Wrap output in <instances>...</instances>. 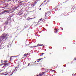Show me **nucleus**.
Returning <instances> with one entry per match:
<instances>
[{"label": "nucleus", "instance_id": "obj_1", "mask_svg": "<svg viewBox=\"0 0 76 76\" xmlns=\"http://www.w3.org/2000/svg\"><path fill=\"white\" fill-rule=\"evenodd\" d=\"M50 13V12H48L46 13L45 15V18H48V17L49 16V13Z\"/></svg>", "mask_w": 76, "mask_h": 76}, {"label": "nucleus", "instance_id": "obj_2", "mask_svg": "<svg viewBox=\"0 0 76 76\" xmlns=\"http://www.w3.org/2000/svg\"><path fill=\"white\" fill-rule=\"evenodd\" d=\"M6 62H7V61H6V62H5L4 64V65H5L4 66H3V67H6V66H7L9 65V63H6Z\"/></svg>", "mask_w": 76, "mask_h": 76}, {"label": "nucleus", "instance_id": "obj_3", "mask_svg": "<svg viewBox=\"0 0 76 76\" xmlns=\"http://www.w3.org/2000/svg\"><path fill=\"white\" fill-rule=\"evenodd\" d=\"M43 45H44L43 44L42 45H39V44H38L37 45V46H34V47H38V46H39H39H42Z\"/></svg>", "mask_w": 76, "mask_h": 76}, {"label": "nucleus", "instance_id": "obj_4", "mask_svg": "<svg viewBox=\"0 0 76 76\" xmlns=\"http://www.w3.org/2000/svg\"><path fill=\"white\" fill-rule=\"evenodd\" d=\"M13 56H11L10 57V60L11 61H12V60H13V58H12Z\"/></svg>", "mask_w": 76, "mask_h": 76}, {"label": "nucleus", "instance_id": "obj_5", "mask_svg": "<svg viewBox=\"0 0 76 76\" xmlns=\"http://www.w3.org/2000/svg\"><path fill=\"white\" fill-rule=\"evenodd\" d=\"M55 33H57V31H58V30L56 28H55Z\"/></svg>", "mask_w": 76, "mask_h": 76}, {"label": "nucleus", "instance_id": "obj_6", "mask_svg": "<svg viewBox=\"0 0 76 76\" xmlns=\"http://www.w3.org/2000/svg\"><path fill=\"white\" fill-rule=\"evenodd\" d=\"M9 12V11L8 10H5L4 11L3 13H5V12Z\"/></svg>", "mask_w": 76, "mask_h": 76}, {"label": "nucleus", "instance_id": "obj_7", "mask_svg": "<svg viewBox=\"0 0 76 76\" xmlns=\"http://www.w3.org/2000/svg\"><path fill=\"white\" fill-rule=\"evenodd\" d=\"M36 3H37V2H36L34 4H33V7L34 6H35V4H36Z\"/></svg>", "mask_w": 76, "mask_h": 76}, {"label": "nucleus", "instance_id": "obj_8", "mask_svg": "<svg viewBox=\"0 0 76 76\" xmlns=\"http://www.w3.org/2000/svg\"><path fill=\"white\" fill-rule=\"evenodd\" d=\"M43 54H45L44 53H42V54L40 55V56H43Z\"/></svg>", "mask_w": 76, "mask_h": 76}, {"label": "nucleus", "instance_id": "obj_9", "mask_svg": "<svg viewBox=\"0 0 76 76\" xmlns=\"http://www.w3.org/2000/svg\"><path fill=\"white\" fill-rule=\"evenodd\" d=\"M27 55V54L26 53L24 54V55H25V56H24V57H26V56H27V55Z\"/></svg>", "mask_w": 76, "mask_h": 76}, {"label": "nucleus", "instance_id": "obj_10", "mask_svg": "<svg viewBox=\"0 0 76 76\" xmlns=\"http://www.w3.org/2000/svg\"><path fill=\"white\" fill-rule=\"evenodd\" d=\"M41 60H42V58H41L40 59H38V60H39V61H40Z\"/></svg>", "mask_w": 76, "mask_h": 76}, {"label": "nucleus", "instance_id": "obj_11", "mask_svg": "<svg viewBox=\"0 0 76 76\" xmlns=\"http://www.w3.org/2000/svg\"><path fill=\"white\" fill-rule=\"evenodd\" d=\"M31 6H32V7H33V4H31Z\"/></svg>", "mask_w": 76, "mask_h": 76}, {"label": "nucleus", "instance_id": "obj_12", "mask_svg": "<svg viewBox=\"0 0 76 76\" xmlns=\"http://www.w3.org/2000/svg\"><path fill=\"white\" fill-rule=\"evenodd\" d=\"M74 60H76V57L74 58Z\"/></svg>", "mask_w": 76, "mask_h": 76}, {"label": "nucleus", "instance_id": "obj_13", "mask_svg": "<svg viewBox=\"0 0 76 76\" xmlns=\"http://www.w3.org/2000/svg\"><path fill=\"white\" fill-rule=\"evenodd\" d=\"M73 63V61H72L71 62V64H72V63Z\"/></svg>", "mask_w": 76, "mask_h": 76}, {"label": "nucleus", "instance_id": "obj_14", "mask_svg": "<svg viewBox=\"0 0 76 76\" xmlns=\"http://www.w3.org/2000/svg\"><path fill=\"white\" fill-rule=\"evenodd\" d=\"M30 65V63H28V66H29Z\"/></svg>", "mask_w": 76, "mask_h": 76}, {"label": "nucleus", "instance_id": "obj_15", "mask_svg": "<svg viewBox=\"0 0 76 76\" xmlns=\"http://www.w3.org/2000/svg\"><path fill=\"white\" fill-rule=\"evenodd\" d=\"M9 1H10V0H8L7 1V2H9Z\"/></svg>", "mask_w": 76, "mask_h": 76}, {"label": "nucleus", "instance_id": "obj_16", "mask_svg": "<svg viewBox=\"0 0 76 76\" xmlns=\"http://www.w3.org/2000/svg\"><path fill=\"white\" fill-rule=\"evenodd\" d=\"M61 28L62 30H63V28Z\"/></svg>", "mask_w": 76, "mask_h": 76}, {"label": "nucleus", "instance_id": "obj_17", "mask_svg": "<svg viewBox=\"0 0 76 76\" xmlns=\"http://www.w3.org/2000/svg\"><path fill=\"white\" fill-rule=\"evenodd\" d=\"M42 4H42L40 6V7H41V6L42 5Z\"/></svg>", "mask_w": 76, "mask_h": 76}, {"label": "nucleus", "instance_id": "obj_18", "mask_svg": "<svg viewBox=\"0 0 76 76\" xmlns=\"http://www.w3.org/2000/svg\"><path fill=\"white\" fill-rule=\"evenodd\" d=\"M28 54H29V53H27L26 56H28Z\"/></svg>", "mask_w": 76, "mask_h": 76}, {"label": "nucleus", "instance_id": "obj_19", "mask_svg": "<svg viewBox=\"0 0 76 76\" xmlns=\"http://www.w3.org/2000/svg\"><path fill=\"white\" fill-rule=\"evenodd\" d=\"M4 38H6V36H4Z\"/></svg>", "mask_w": 76, "mask_h": 76}, {"label": "nucleus", "instance_id": "obj_20", "mask_svg": "<svg viewBox=\"0 0 76 76\" xmlns=\"http://www.w3.org/2000/svg\"><path fill=\"white\" fill-rule=\"evenodd\" d=\"M37 62H39V61H37Z\"/></svg>", "mask_w": 76, "mask_h": 76}, {"label": "nucleus", "instance_id": "obj_21", "mask_svg": "<svg viewBox=\"0 0 76 76\" xmlns=\"http://www.w3.org/2000/svg\"><path fill=\"white\" fill-rule=\"evenodd\" d=\"M15 9H17V8H16V7H15Z\"/></svg>", "mask_w": 76, "mask_h": 76}, {"label": "nucleus", "instance_id": "obj_22", "mask_svg": "<svg viewBox=\"0 0 76 76\" xmlns=\"http://www.w3.org/2000/svg\"><path fill=\"white\" fill-rule=\"evenodd\" d=\"M8 5H9V4H7V6H8Z\"/></svg>", "mask_w": 76, "mask_h": 76}, {"label": "nucleus", "instance_id": "obj_23", "mask_svg": "<svg viewBox=\"0 0 76 76\" xmlns=\"http://www.w3.org/2000/svg\"><path fill=\"white\" fill-rule=\"evenodd\" d=\"M13 72H12V74H11V75H12V74H13Z\"/></svg>", "mask_w": 76, "mask_h": 76}, {"label": "nucleus", "instance_id": "obj_24", "mask_svg": "<svg viewBox=\"0 0 76 76\" xmlns=\"http://www.w3.org/2000/svg\"><path fill=\"white\" fill-rule=\"evenodd\" d=\"M42 20V19H40V20Z\"/></svg>", "mask_w": 76, "mask_h": 76}, {"label": "nucleus", "instance_id": "obj_25", "mask_svg": "<svg viewBox=\"0 0 76 76\" xmlns=\"http://www.w3.org/2000/svg\"><path fill=\"white\" fill-rule=\"evenodd\" d=\"M15 67V68H18V67H17V66H16Z\"/></svg>", "mask_w": 76, "mask_h": 76}, {"label": "nucleus", "instance_id": "obj_26", "mask_svg": "<svg viewBox=\"0 0 76 76\" xmlns=\"http://www.w3.org/2000/svg\"><path fill=\"white\" fill-rule=\"evenodd\" d=\"M5 76H6V75H7V74H6L5 75Z\"/></svg>", "mask_w": 76, "mask_h": 76}, {"label": "nucleus", "instance_id": "obj_27", "mask_svg": "<svg viewBox=\"0 0 76 76\" xmlns=\"http://www.w3.org/2000/svg\"><path fill=\"white\" fill-rule=\"evenodd\" d=\"M35 18H32V19H34Z\"/></svg>", "mask_w": 76, "mask_h": 76}, {"label": "nucleus", "instance_id": "obj_28", "mask_svg": "<svg viewBox=\"0 0 76 76\" xmlns=\"http://www.w3.org/2000/svg\"><path fill=\"white\" fill-rule=\"evenodd\" d=\"M36 61H35V62H34L35 63H36Z\"/></svg>", "mask_w": 76, "mask_h": 76}, {"label": "nucleus", "instance_id": "obj_29", "mask_svg": "<svg viewBox=\"0 0 76 76\" xmlns=\"http://www.w3.org/2000/svg\"><path fill=\"white\" fill-rule=\"evenodd\" d=\"M45 1H44V3H45Z\"/></svg>", "mask_w": 76, "mask_h": 76}, {"label": "nucleus", "instance_id": "obj_30", "mask_svg": "<svg viewBox=\"0 0 76 76\" xmlns=\"http://www.w3.org/2000/svg\"><path fill=\"white\" fill-rule=\"evenodd\" d=\"M41 8H40L39 10H41Z\"/></svg>", "mask_w": 76, "mask_h": 76}, {"label": "nucleus", "instance_id": "obj_31", "mask_svg": "<svg viewBox=\"0 0 76 76\" xmlns=\"http://www.w3.org/2000/svg\"><path fill=\"white\" fill-rule=\"evenodd\" d=\"M10 4H11V3H10Z\"/></svg>", "mask_w": 76, "mask_h": 76}, {"label": "nucleus", "instance_id": "obj_32", "mask_svg": "<svg viewBox=\"0 0 76 76\" xmlns=\"http://www.w3.org/2000/svg\"><path fill=\"white\" fill-rule=\"evenodd\" d=\"M6 36H7V34H6Z\"/></svg>", "mask_w": 76, "mask_h": 76}, {"label": "nucleus", "instance_id": "obj_33", "mask_svg": "<svg viewBox=\"0 0 76 76\" xmlns=\"http://www.w3.org/2000/svg\"><path fill=\"white\" fill-rule=\"evenodd\" d=\"M4 28H6V26H4Z\"/></svg>", "mask_w": 76, "mask_h": 76}, {"label": "nucleus", "instance_id": "obj_34", "mask_svg": "<svg viewBox=\"0 0 76 76\" xmlns=\"http://www.w3.org/2000/svg\"><path fill=\"white\" fill-rule=\"evenodd\" d=\"M37 64H38L37 63Z\"/></svg>", "mask_w": 76, "mask_h": 76}, {"label": "nucleus", "instance_id": "obj_35", "mask_svg": "<svg viewBox=\"0 0 76 76\" xmlns=\"http://www.w3.org/2000/svg\"><path fill=\"white\" fill-rule=\"evenodd\" d=\"M15 1H17V0H15Z\"/></svg>", "mask_w": 76, "mask_h": 76}, {"label": "nucleus", "instance_id": "obj_36", "mask_svg": "<svg viewBox=\"0 0 76 76\" xmlns=\"http://www.w3.org/2000/svg\"><path fill=\"white\" fill-rule=\"evenodd\" d=\"M7 39V38H6V39Z\"/></svg>", "mask_w": 76, "mask_h": 76}, {"label": "nucleus", "instance_id": "obj_37", "mask_svg": "<svg viewBox=\"0 0 76 76\" xmlns=\"http://www.w3.org/2000/svg\"><path fill=\"white\" fill-rule=\"evenodd\" d=\"M3 61L2 60H1V61Z\"/></svg>", "mask_w": 76, "mask_h": 76}, {"label": "nucleus", "instance_id": "obj_38", "mask_svg": "<svg viewBox=\"0 0 76 76\" xmlns=\"http://www.w3.org/2000/svg\"><path fill=\"white\" fill-rule=\"evenodd\" d=\"M53 71H55V70H53Z\"/></svg>", "mask_w": 76, "mask_h": 76}, {"label": "nucleus", "instance_id": "obj_39", "mask_svg": "<svg viewBox=\"0 0 76 76\" xmlns=\"http://www.w3.org/2000/svg\"><path fill=\"white\" fill-rule=\"evenodd\" d=\"M19 1H20V0H19Z\"/></svg>", "mask_w": 76, "mask_h": 76}, {"label": "nucleus", "instance_id": "obj_40", "mask_svg": "<svg viewBox=\"0 0 76 76\" xmlns=\"http://www.w3.org/2000/svg\"><path fill=\"white\" fill-rule=\"evenodd\" d=\"M20 3H21V2H20Z\"/></svg>", "mask_w": 76, "mask_h": 76}, {"label": "nucleus", "instance_id": "obj_41", "mask_svg": "<svg viewBox=\"0 0 76 76\" xmlns=\"http://www.w3.org/2000/svg\"><path fill=\"white\" fill-rule=\"evenodd\" d=\"M14 72H15V71H14Z\"/></svg>", "mask_w": 76, "mask_h": 76}]
</instances>
